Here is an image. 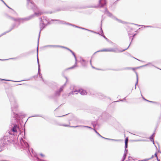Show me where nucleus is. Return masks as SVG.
Segmentation results:
<instances>
[{"label":"nucleus","instance_id":"14","mask_svg":"<svg viewBox=\"0 0 161 161\" xmlns=\"http://www.w3.org/2000/svg\"><path fill=\"white\" fill-rule=\"evenodd\" d=\"M109 48H107L105 49H102L99 51H98L97 52H109Z\"/></svg>","mask_w":161,"mask_h":161},{"label":"nucleus","instance_id":"6","mask_svg":"<svg viewBox=\"0 0 161 161\" xmlns=\"http://www.w3.org/2000/svg\"><path fill=\"white\" fill-rule=\"evenodd\" d=\"M129 46H128V47L126 48V49H124L122 50H119L118 48H109V52H113L114 53H119V52H122L124 51H125V50H126L128 49V48L129 47Z\"/></svg>","mask_w":161,"mask_h":161},{"label":"nucleus","instance_id":"44","mask_svg":"<svg viewBox=\"0 0 161 161\" xmlns=\"http://www.w3.org/2000/svg\"><path fill=\"white\" fill-rule=\"evenodd\" d=\"M3 3L6 6L7 5L5 3V2L4 1H3Z\"/></svg>","mask_w":161,"mask_h":161},{"label":"nucleus","instance_id":"47","mask_svg":"<svg viewBox=\"0 0 161 161\" xmlns=\"http://www.w3.org/2000/svg\"><path fill=\"white\" fill-rule=\"evenodd\" d=\"M6 6L9 8L11 9V8H10L9 6H8L7 5H6Z\"/></svg>","mask_w":161,"mask_h":161},{"label":"nucleus","instance_id":"59","mask_svg":"<svg viewBox=\"0 0 161 161\" xmlns=\"http://www.w3.org/2000/svg\"><path fill=\"white\" fill-rule=\"evenodd\" d=\"M135 34H134V35H133V36H135Z\"/></svg>","mask_w":161,"mask_h":161},{"label":"nucleus","instance_id":"46","mask_svg":"<svg viewBox=\"0 0 161 161\" xmlns=\"http://www.w3.org/2000/svg\"><path fill=\"white\" fill-rule=\"evenodd\" d=\"M82 63V65L83 66H85V64H83V63L82 62V63Z\"/></svg>","mask_w":161,"mask_h":161},{"label":"nucleus","instance_id":"28","mask_svg":"<svg viewBox=\"0 0 161 161\" xmlns=\"http://www.w3.org/2000/svg\"><path fill=\"white\" fill-rule=\"evenodd\" d=\"M143 141V140H134V142H139V141Z\"/></svg>","mask_w":161,"mask_h":161},{"label":"nucleus","instance_id":"18","mask_svg":"<svg viewBox=\"0 0 161 161\" xmlns=\"http://www.w3.org/2000/svg\"><path fill=\"white\" fill-rule=\"evenodd\" d=\"M154 134H153L150 137V139L151 140V141H152L153 142V144H154V140H153V137L154 136Z\"/></svg>","mask_w":161,"mask_h":161},{"label":"nucleus","instance_id":"29","mask_svg":"<svg viewBox=\"0 0 161 161\" xmlns=\"http://www.w3.org/2000/svg\"><path fill=\"white\" fill-rule=\"evenodd\" d=\"M38 74L39 75V77L42 78V74L40 73V71H39V73L38 72Z\"/></svg>","mask_w":161,"mask_h":161},{"label":"nucleus","instance_id":"16","mask_svg":"<svg viewBox=\"0 0 161 161\" xmlns=\"http://www.w3.org/2000/svg\"><path fill=\"white\" fill-rule=\"evenodd\" d=\"M128 141V138H126L125 140V148H127V147Z\"/></svg>","mask_w":161,"mask_h":161},{"label":"nucleus","instance_id":"33","mask_svg":"<svg viewBox=\"0 0 161 161\" xmlns=\"http://www.w3.org/2000/svg\"><path fill=\"white\" fill-rule=\"evenodd\" d=\"M141 96H142V97L143 98L144 100H146V101H148V100H147L146 99H145L144 97L142 95V94H141Z\"/></svg>","mask_w":161,"mask_h":161},{"label":"nucleus","instance_id":"49","mask_svg":"<svg viewBox=\"0 0 161 161\" xmlns=\"http://www.w3.org/2000/svg\"><path fill=\"white\" fill-rule=\"evenodd\" d=\"M89 129H92V128L91 127H89Z\"/></svg>","mask_w":161,"mask_h":161},{"label":"nucleus","instance_id":"42","mask_svg":"<svg viewBox=\"0 0 161 161\" xmlns=\"http://www.w3.org/2000/svg\"><path fill=\"white\" fill-rule=\"evenodd\" d=\"M3 3L6 6L7 5L5 3V2L4 1H3Z\"/></svg>","mask_w":161,"mask_h":161},{"label":"nucleus","instance_id":"24","mask_svg":"<svg viewBox=\"0 0 161 161\" xmlns=\"http://www.w3.org/2000/svg\"><path fill=\"white\" fill-rule=\"evenodd\" d=\"M126 155L124 154V156L122 158V161H124V160L125 159L126 157Z\"/></svg>","mask_w":161,"mask_h":161},{"label":"nucleus","instance_id":"2","mask_svg":"<svg viewBox=\"0 0 161 161\" xmlns=\"http://www.w3.org/2000/svg\"><path fill=\"white\" fill-rule=\"evenodd\" d=\"M9 134L14 135H18V139L20 141V143L22 147L23 148H28L29 144L25 140H23L22 138L19 137V135L21 134V132L20 130L19 125L17 124H12L10 127V130L8 131Z\"/></svg>","mask_w":161,"mask_h":161},{"label":"nucleus","instance_id":"58","mask_svg":"<svg viewBox=\"0 0 161 161\" xmlns=\"http://www.w3.org/2000/svg\"><path fill=\"white\" fill-rule=\"evenodd\" d=\"M1 1H2L3 2V0H1Z\"/></svg>","mask_w":161,"mask_h":161},{"label":"nucleus","instance_id":"12","mask_svg":"<svg viewBox=\"0 0 161 161\" xmlns=\"http://www.w3.org/2000/svg\"><path fill=\"white\" fill-rule=\"evenodd\" d=\"M37 61L38 65V73H39V71H40V64H39V59H38V48H37Z\"/></svg>","mask_w":161,"mask_h":161},{"label":"nucleus","instance_id":"7","mask_svg":"<svg viewBox=\"0 0 161 161\" xmlns=\"http://www.w3.org/2000/svg\"><path fill=\"white\" fill-rule=\"evenodd\" d=\"M68 50H69V51H70L72 53L75 59V63L74 65V66H73L72 67H70L69 68V69H73V68H74L75 67L77 66V59L74 53L70 49H68Z\"/></svg>","mask_w":161,"mask_h":161},{"label":"nucleus","instance_id":"34","mask_svg":"<svg viewBox=\"0 0 161 161\" xmlns=\"http://www.w3.org/2000/svg\"><path fill=\"white\" fill-rule=\"evenodd\" d=\"M40 155L42 157H43L44 156V155L42 153L40 154Z\"/></svg>","mask_w":161,"mask_h":161},{"label":"nucleus","instance_id":"39","mask_svg":"<svg viewBox=\"0 0 161 161\" xmlns=\"http://www.w3.org/2000/svg\"><path fill=\"white\" fill-rule=\"evenodd\" d=\"M41 23H42V27L43 26V24H42V22L41 21L40 22V24Z\"/></svg>","mask_w":161,"mask_h":161},{"label":"nucleus","instance_id":"21","mask_svg":"<svg viewBox=\"0 0 161 161\" xmlns=\"http://www.w3.org/2000/svg\"><path fill=\"white\" fill-rule=\"evenodd\" d=\"M93 130H94L95 132H96V133L99 136L101 137H102V136H101L97 131L95 129H93Z\"/></svg>","mask_w":161,"mask_h":161},{"label":"nucleus","instance_id":"38","mask_svg":"<svg viewBox=\"0 0 161 161\" xmlns=\"http://www.w3.org/2000/svg\"><path fill=\"white\" fill-rule=\"evenodd\" d=\"M102 138H104V139H107V140H108V138H106L104 137H103V136H102Z\"/></svg>","mask_w":161,"mask_h":161},{"label":"nucleus","instance_id":"53","mask_svg":"<svg viewBox=\"0 0 161 161\" xmlns=\"http://www.w3.org/2000/svg\"><path fill=\"white\" fill-rule=\"evenodd\" d=\"M81 28H82V27H79V28H80V29H81Z\"/></svg>","mask_w":161,"mask_h":161},{"label":"nucleus","instance_id":"54","mask_svg":"<svg viewBox=\"0 0 161 161\" xmlns=\"http://www.w3.org/2000/svg\"><path fill=\"white\" fill-rule=\"evenodd\" d=\"M64 115H63V116H60V117H63V116H64Z\"/></svg>","mask_w":161,"mask_h":161},{"label":"nucleus","instance_id":"11","mask_svg":"<svg viewBox=\"0 0 161 161\" xmlns=\"http://www.w3.org/2000/svg\"><path fill=\"white\" fill-rule=\"evenodd\" d=\"M65 85V84H64L63 86H62L59 90L58 91H57L56 92V94L57 95H59L60 93L63 91L64 86Z\"/></svg>","mask_w":161,"mask_h":161},{"label":"nucleus","instance_id":"1","mask_svg":"<svg viewBox=\"0 0 161 161\" xmlns=\"http://www.w3.org/2000/svg\"><path fill=\"white\" fill-rule=\"evenodd\" d=\"M27 1L28 7L33 10L34 12V14L24 18L16 19L13 18V19L15 21L16 24H17L18 25H19L21 23H22L25 21L31 19L35 15L36 16H39L41 15L42 13V12L40 11L31 0H27Z\"/></svg>","mask_w":161,"mask_h":161},{"label":"nucleus","instance_id":"25","mask_svg":"<svg viewBox=\"0 0 161 161\" xmlns=\"http://www.w3.org/2000/svg\"><path fill=\"white\" fill-rule=\"evenodd\" d=\"M133 158L132 157H129L128 158L129 161H132Z\"/></svg>","mask_w":161,"mask_h":161},{"label":"nucleus","instance_id":"26","mask_svg":"<svg viewBox=\"0 0 161 161\" xmlns=\"http://www.w3.org/2000/svg\"><path fill=\"white\" fill-rule=\"evenodd\" d=\"M127 150L126 149V148H125V152H124V154H125V155H126L127 153Z\"/></svg>","mask_w":161,"mask_h":161},{"label":"nucleus","instance_id":"22","mask_svg":"<svg viewBox=\"0 0 161 161\" xmlns=\"http://www.w3.org/2000/svg\"><path fill=\"white\" fill-rule=\"evenodd\" d=\"M57 46H57V47H60L64 48L66 49L67 50H68V49H69V48H68L66 47H63L62 46H59V45H57Z\"/></svg>","mask_w":161,"mask_h":161},{"label":"nucleus","instance_id":"57","mask_svg":"<svg viewBox=\"0 0 161 161\" xmlns=\"http://www.w3.org/2000/svg\"><path fill=\"white\" fill-rule=\"evenodd\" d=\"M114 18L115 19H116V18H115V17H114Z\"/></svg>","mask_w":161,"mask_h":161},{"label":"nucleus","instance_id":"43","mask_svg":"<svg viewBox=\"0 0 161 161\" xmlns=\"http://www.w3.org/2000/svg\"><path fill=\"white\" fill-rule=\"evenodd\" d=\"M3 3L6 6L7 5L5 3V2L4 1H3Z\"/></svg>","mask_w":161,"mask_h":161},{"label":"nucleus","instance_id":"35","mask_svg":"<svg viewBox=\"0 0 161 161\" xmlns=\"http://www.w3.org/2000/svg\"><path fill=\"white\" fill-rule=\"evenodd\" d=\"M87 31H90V32H94V31H92V30H88H88H87Z\"/></svg>","mask_w":161,"mask_h":161},{"label":"nucleus","instance_id":"9","mask_svg":"<svg viewBox=\"0 0 161 161\" xmlns=\"http://www.w3.org/2000/svg\"><path fill=\"white\" fill-rule=\"evenodd\" d=\"M69 125H70V123H69V125L62 124L61 125H62V126H64L69 127H74V128H75V127H84L89 128V126H84V125H78V126H69Z\"/></svg>","mask_w":161,"mask_h":161},{"label":"nucleus","instance_id":"3","mask_svg":"<svg viewBox=\"0 0 161 161\" xmlns=\"http://www.w3.org/2000/svg\"><path fill=\"white\" fill-rule=\"evenodd\" d=\"M10 101L11 103V108L13 111V117L15 118L14 120L16 121V119H18L19 115V114L14 112L16 110L17 108L19 107V105L17 100L13 96L11 97L10 98Z\"/></svg>","mask_w":161,"mask_h":161},{"label":"nucleus","instance_id":"31","mask_svg":"<svg viewBox=\"0 0 161 161\" xmlns=\"http://www.w3.org/2000/svg\"><path fill=\"white\" fill-rule=\"evenodd\" d=\"M147 101L149 102H151V103H156V102H153V101Z\"/></svg>","mask_w":161,"mask_h":161},{"label":"nucleus","instance_id":"56","mask_svg":"<svg viewBox=\"0 0 161 161\" xmlns=\"http://www.w3.org/2000/svg\"><path fill=\"white\" fill-rule=\"evenodd\" d=\"M1 80H4L2 79H1Z\"/></svg>","mask_w":161,"mask_h":161},{"label":"nucleus","instance_id":"10","mask_svg":"<svg viewBox=\"0 0 161 161\" xmlns=\"http://www.w3.org/2000/svg\"><path fill=\"white\" fill-rule=\"evenodd\" d=\"M106 3L105 0H100L99 1V3L100 6L101 7L104 6Z\"/></svg>","mask_w":161,"mask_h":161},{"label":"nucleus","instance_id":"45","mask_svg":"<svg viewBox=\"0 0 161 161\" xmlns=\"http://www.w3.org/2000/svg\"><path fill=\"white\" fill-rule=\"evenodd\" d=\"M39 116V115H35L33 116V117Z\"/></svg>","mask_w":161,"mask_h":161},{"label":"nucleus","instance_id":"41","mask_svg":"<svg viewBox=\"0 0 161 161\" xmlns=\"http://www.w3.org/2000/svg\"><path fill=\"white\" fill-rule=\"evenodd\" d=\"M3 3L6 6L7 5L5 3V2L4 1H3Z\"/></svg>","mask_w":161,"mask_h":161},{"label":"nucleus","instance_id":"36","mask_svg":"<svg viewBox=\"0 0 161 161\" xmlns=\"http://www.w3.org/2000/svg\"><path fill=\"white\" fill-rule=\"evenodd\" d=\"M93 33H94L97 34H99V35H100V34H101L99 33H96V32H95V31H94V32H93Z\"/></svg>","mask_w":161,"mask_h":161},{"label":"nucleus","instance_id":"32","mask_svg":"<svg viewBox=\"0 0 161 161\" xmlns=\"http://www.w3.org/2000/svg\"><path fill=\"white\" fill-rule=\"evenodd\" d=\"M81 61L82 62H84V64L86 63V62H85V60L84 59H82Z\"/></svg>","mask_w":161,"mask_h":161},{"label":"nucleus","instance_id":"30","mask_svg":"<svg viewBox=\"0 0 161 161\" xmlns=\"http://www.w3.org/2000/svg\"><path fill=\"white\" fill-rule=\"evenodd\" d=\"M155 156L157 157V160L158 161H160V160L159 159H158V157H157V153H155Z\"/></svg>","mask_w":161,"mask_h":161},{"label":"nucleus","instance_id":"15","mask_svg":"<svg viewBox=\"0 0 161 161\" xmlns=\"http://www.w3.org/2000/svg\"><path fill=\"white\" fill-rule=\"evenodd\" d=\"M101 32L100 33L101 34H100V35H101L102 36H103V37L107 40H108V39L103 35H102V34H103V31L102 30V28H101Z\"/></svg>","mask_w":161,"mask_h":161},{"label":"nucleus","instance_id":"40","mask_svg":"<svg viewBox=\"0 0 161 161\" xmlns=\"http://www.w3.org/2000/svg\"><path fill=\"white\" fill-rule=\"evenodd\" d=\"M3 3L6 6L7 5L5 3V2L4 1H3Z\"/></svg>","mask_w":161,"mask_h":161},{"label":"nucleus","instance_id":"20","mask_svg":"<svg viewBox=\"0 0 161 161\" xmlns=\"http://www.w3.org/2000/svg\"><path fill=\"white\" fill-rule=\"evenodd\" d=\"M11 30H9V31H7L6 32H5L4 33H2V34H1L0 35V37H1V36H3V35H4L5 34H6L7 33H8V32H9Z\"/></svg>","mask_w":161,"mask_h":161},{"label":"nucleus","instance_id":"52","mask_svg":"<svg viewBox=\"0 0 161 161\" xmlns=\"http://www.w3.org/2000/svg\"><path fill=\"white\" fill-rule=\"evenodd\" d=\"M138 25L139 26H141V25Z\"/></svg>","mask_w":161,"mask_h":161},{"label":"nucleus","instance_id":"23","mask_svg":"<svg viewBox=\"0 0 161 161\" xmlns=\"http://www.w3.org/2000/svg\"><path fill=\"white\" fill-rule=\"evenodd\" d=\"M149 65H152V64L151 63H148V64H146V65H145L142 66V67L147 66Z\"/></svg>","mask_w":161,"mask_h":161},{"label":"nucleus","instance_id":"19","mask_svg":"<svg viewBox=\"0 0 161 161\" xmlns=\"http://www.w3.org/2000/svg\"><path fill=\"white\" fill-rule=\"evenodd\" d=\"M57 45H47L45 46V47H57Z\"/></svg>","mask_w":161,"mask_h":161},{"label":"nucleus","instance_id":"4","mask_svg":"<svg viewBox=\"0 0 161 161\" xmlns=\"http://www.w3.org/2000/svg\"><path fill=\"white\" fill-rule=\"evenodd\" d=\"M42 20L41 21L42 22V24H43V26H42V23H41L40 24V30L39 32V37L40 36V32L41 30L43 29L46 25H47L49 23V20L47 19V17H43V19H42L41 18Z\"/></svg>","mask_w":161,"mask_h":161},{"label":"nucleus","instance_id":"17","mask_svg":"<svg viewBox=\"0 0 161 161\" xmlns=\"http://www.w3.org/2000/svg\"><path fill=\"white\" fill-rule=\"evenodd\" d=\"M105 14H107V15L108 16H110V17H111L112 15V14L110 13L107 10V9L106 10H105Z\"/></svg>","mask_w":161,"mask_h":161},{"label":"nucleus","instance_id":"27","mask_svg":"<svg viewBox=\"0 0 161 161\" xmlns=\"http://www.w3.org/2000/svg\"><path fill=\"white\" fill-rule=\"evenodd\" d=\"M108 140H111V141H119V140H115V139H108Z\"/></svg>","mask_w":161,"mask_h":161},{"label":"nucleus","instance_id":"5","mask_svg":"<svg viewBox=\"0 0 161 161\" xmlns=\"http://www.w3.org/2000/svg\"><path fill=\"white\" fill-rule=\"evenodd\" d=\"M78 92L80 93V94L82 95H86L87 94V92L85 90L81 89H79L78 91H75L70 92L69 94V96H70L72 94L74 95V94H77Z\"/></svg>","mask_w":161,"mask_h":161},{"label":"nucleus","instance_id":"51","mask_svg":"<svg viewBox=\"0 0 161 161\" xmlns=\"http://www.w3.org/2000/svg\"><path fill=\"white\" fill-rule=\"evenodd\" d=\"M150 27V26H144V27Z\"/></svg>","mask_w":161,"mask_h":161},{"label":"nucleus","instance_id":"60","mask_svg":"<svg viewBox=\"0 0 161 161\" xmlns=\"http://www.w3.org/2000/svg\"><path fill=\"white\" fill-rule=\"evenodd\" d=\"M153 158V156L152 157V158Z\"/></svg>","mask_w":161,"mask_h":161},{"label":"nucleus","instance_id":"50","mask_svg":"<svg viewBox=\"0 0 161 161\" xmlns=\"http://www.w3.org/2000/svg\"><path fill=\"white\" fill-rule=\"evenodd\" d=\"M128 34H129V36L130 38L131 37V36H130V34H129V33H128Z\"/></svg>","mask_w":161,"mask_h":161},{"label":"nucleus","instance_id":"37","mask_svg":"<svg viewBox=\"0 0 161 161\" xmlns=\"http://www.w3.org/2000/svg\"><path fill=\"white\" fill-rule=\"evenodd\" d=\"M81 29H83V30H87H87H88L87 29H85V28H81Z\"/></svg>","mask_w":161,"mask_h":161},{"label":"nucleus","instance_id":"13","mask_svg":"<svg viewBox=\"0 0 161 161\" xmlns=\"http://www.w3.org/2000/svg\"><path fill=\"white\" fill-rule=\"evenodd\" d=\"M135 73L136 74V84H135V89H136V85L138 83V74H137V73L136 71H135Z\"/></svg>","mask_w":161,"mask_h":161},{"label":"nucleus","instance_id":"8","mask_svg":"<svg viewBox=\"0 0 161 161\" xmlns=\"http://www.w3.org/2000/svg\"><path fill=\"white\" fill-rule=\"evenodd\" d=\"M57 21V23H59V24H66L67 25H70L71 26H73L75 27L78 28H79L80 27L78 26H76L71 24H70L69 23H66L65 21H61L59 20H56Z\"/></svg>","mask_w":161,"mask_h":161},{"label":"nucleus","instance_id":"48","mask_svg":"<svg viewBox=\"0 0 161 161\" xmlns=\"http://www.w3.org/2000/svg\"><path fill=\"white\" fill-rule=\"evenodd\" d=\"M90 64H91V65H92V61H91V60L90 61Z\"/></svg>","mask_w":161,"mask_h":161},{"label":"nucleus","instance_id":"55","mask_svg":"<svg viewBox=\"0 0 161 161\" xmlns=\"http://www.w3.org/2000/svg\"><path fill=\"white\" fill-rule=\"evenodd\" d=\"M92 67L93 68H94V67H93V66H92Z\"/></svg>","mask_w":161,"mask_h":161}]
</instances>
